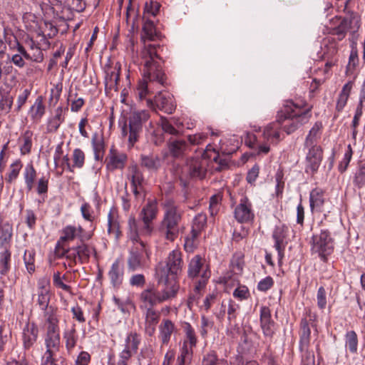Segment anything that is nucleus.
I'll return each mask as SVG.
<instances>
[{"instance_id":"nucleus-10","label":"nucleus","mask_w":365,"mask_h":365,"mask_svg":"<svg viewBox=\"0 0 365 365\" xmlns=\"http://www.w3.org/2000/svg\"><path fill=\"white\" fill-rule=\"evenodd\" d=\"M79 245L69 247L68 257V267H74L78 264H86L89 262L91 255L95 252V249L86 244V242H80Z\"/></svg>"},{"instance_id":"nucleus-22","label":"nucleus","mask_w":365,"mask_h":365,"mask_svg":"<svg viewBox=\"0 0 365 365\" xmlns=\"http://www.w3.org/2000/svg\"><path fill=\"white\" fill-rule=\"evenodd\" d=\"M38 328L35 322H28L22 329V343L25 350H29L36 342Z\"/></svg>"},{"instance_id":"nucleus-13","label":"nucleus","mask_w":365,"mask_h":365,"mask_svg":"<svg viewBox=\"0 0 365 365\" xmlns=\"http://www.w3.org/2000/svg\"><path fill=\"white\" fill-rule=\"evenodd\" d=\"M92 232H86L81 225H66L61 230L59 238L63 242H71L78 239L80 242H86L92 237Z\"/></svg>"},{"instance_id":"nucleus-58","label":"nucleus","mask_w":365,"mask_h":365,"mask_svg":"<svg viewBox=\"0 0 365 365\" xmlns=\"http://www.w3.org/2000/svg\"><path fill=\"white\" fill-rule=\"evenodd\" d=\"M353 182L354 185L359 188L365 185V162L359 164Z\"/></svg>"},{"instance_id":"nucleus-57","label":"nucleus","mask_w":365,"mask_h":365,"mask_svg":"<svg viewBox=\"0 0 365 365\" xmlns=\"http://www.w3.org/2000/svg\"><path fill=\"white\" fill-rule=\"evenodd\" d=\"M65 242L58 240L54 248V257L55 259L66 258L68 261L69 247H66L64 245Z\"/></svg>"},{"instance_id":"nucleus-62","label":"nucleus","mask_w":365,"mask_h":365,"mask_svg":"<svg viewBox=\"0 0 365 365\" xmlns=\"http://www.w3.org/2000/svg\"><path fill=\"white\" fill-rule=\"evenodd\" d=\"M65 6L76 12H82L86 9V2L83 0H66L64 1Z\"/></svg>"},{"instance_id":"nucleus-40","label":"nucleus","mask_w":365,"mask_h":365,"mask_svg":"<svg viewBox=\"0 0 365 365\" xmlns=\"http://www.w3.org/2000/svg\"><path fill=\"white\" fill-rule=\"evenodd\" d=\"M23 176L27 191H31L37 176L36 170L32 163L26 164L24 169Z\"/></svg>"},{"instance_id":"nucleus-14","label":"nucleus","mask_w":365,"mask_h":365,"mask_svg":"<svg viewBox=\"0 0 365 365\" xmlns=\"http://www.w3.org/2000/svg\"><path fill=\"white\" fill-rule=\"evenodd\" d=\"M51 283L48 277L40 278L37 282V299L36 303L41 310H46L51 307L49 306L51 300Z\"/></svg>"},{"instance_id":"nucleus-53","label":"nucleus","mask_w":365,"mask_h":365,"mask_svg":"<svg viewBox=\"0 0 365 365\" xmlns=\"http://www.w3.org/2000/svg\"><path fill=\"white\" fill-rule=\"evenodd\" d=\"M92 146L95 153L96 159H99L103 155L104 150V143L103 138L99 136L98 133H94L91 140Z\"/></svg>"},{"instance_id":"nucleus-12","label":"nucleus","mask_w":365,"mask_h":365,"mask_svg":"<svg viewBox=\"0 0 365 365\" xmlns=\"http://www.w3.org/2000/svg\"><path fill=\"white\" fill-rule=\"evenodd\" d=\"M236 220L240 223L252 222L255 219L252 204L247 197H242L234 210Z\"/></svg>"},{"instance_id":"nucleus-27","label":"nucleus","mask_w":365,"mask_h":365,"mask_svg":"<svg viewBox=\"0 0 365 365\" xmlns=\"http://www.w3.org/2000/svg\"><path fill=\"white\" fill-rule=\"evenodd\" d=\"M105 73V93L107 97L111 98L113 96L114 89V80L113 76L114 75V68H113V61L111 58L108 59L107 63L104 66Z\"/></svg>"},{"instance_id":"nucleus-44","label":"nucleus","mask_w":365,"mask_h":365,"mask_svg":"<svg viewBox=\"0 0 365 365\" xmlns=\"http://www.w3.org/2000/svg\"><path fill=\"white\" fill-rule=\"evenodd\" d=\"M184 338L182 344L195 347L197 344V336L194 328L188 322H185L183 325Z\"/></svg>"},{"instance_id":"nucleus-32","label":"nucleus","mask_w":365,"mask_h":365,"mask_svg":"<svg viewBox=\"0 0 365 365\" xmlns=\"http://www.w3.org/2000/svg\"><path fill=\"white\" fill-rule=\"evenodd\" d=\"M33 131L31 130H26L19 137L17 142L21 155H26L31 153L33 146Z\"/></svg>"},{"instance_id":"nucleus-55","label":"nucleus","mask_w":365,"mask_h":365,"mask_svg":"<svg viewBox=\"0 0 365 365\" xmlns=\"http://www.w3.org/2000/svg\"><path fill=\"white\" fill-rule=\"evenodd\" d=\"M85 153L81 149H74L72 154L73 163L71 164L73 166V170L75 168H82L85 163Z\"/></svg>"},{"instance_id":"nucleus-21","label":"nucleus","mask_w":365,"mask_h":365,"mask_svg":"<svg viewBox=\"0 0 365 365\" xmlns=\"http://www.w3.org/2000/svg\"><path fill=\"white\" fill-rule=\"evenodd\" d=\"M207 160L205 158H192L188 160L187 172L191 178L203 179L207 173Z\"/></svg>"},{"instance_id":"nucleus-61","label":"nucleus","mask_w":365,"mask_h":365,"mask_svg":"<svg viewBox=\"0 0 365 365\" xmlns=\"http://www.w3.org/2000/svg\"><path fill=\"white\" fill-rule=\"evenodd\" d=\"M58 351L46 350L41 359V365H58L56 356Z\"/></svg>"},{"instance_id":"nucleus-11","label":"nucleus","mask_w":365,"mask_h":365,"mask_svg":"<svg viewBox=\"0 0 365 365\" xmlns=\"http://www.w3.org/2000/svg\"><path fill=\"white\" fill-rule=\"evenodd\" d=\"M157 213L158 204L156 200H149L140 213L139 217L143 222V226L140 230L137 228L139 237L150 235L153 230L151 222L156 217Z\"/></svg>"},{"instance_id":"nucleus-19","label":"nucleus","mask_w":365,"mask_h":365,"mask_svg":"<svg viewBox=\"0 0 365 365\" xmlns=\"http://www.w3.org/2000/svg\"><path fill=\"white\" fill-rule=\"evenodd\" d=\"M140 344L139 336L134 333H131L126 337L125 348L120 354V360L118 365H128L127 361L130 359L131 356L136 353L138 345Z\"/></svg>"},{"instance_id":"nucleus-15","label":"nucleus","mask_w":365,"mask_h":365,"mask_svg":"<svg viewBox=\"0 0 365 365\" xmlns=\"http://www.w3.org/2000/svg\"><path fill=\"white\" fill-rule=\"evenodd\" d=\"M324 48L323 50V58L326 61L324 73H327L331 68L335 66L338 59L336 55L338 53V44L336 38L328 37L324 40Z\"/></svg>"},{"instance_id":"nucleus-50","label":"nucleus","mask_w":365,"mask_h":365,"mask_svg":"<svg viewBox=\"0 0 365 365\" xmlns=\"http://www.w3.org/2000/svg\"><path fill=\"white\" fill-rule=\"evenodd\" d=\"M346 347L351 354H356L358 349V337L354 331H347L345 335Z\"/></svg>"},{"instance_id":"nucleus-17","label":"nucleus","mask_w":365,"mask_h":365,"mask_svg":"<svg viewBox=\"0 0 365 365\" xmlns=\"http://www.w3.org/2000/svg\"><path fill=\"white\" fill-rule=\"evenodd\" d=\"M182 253L178 250H173L168 257L166 264H160L156 269H165L166 276L177 275L182 271Z\"/></svg>"},{"instance_id":"nucleus-34","label":"nucleus","mask_w":365,"mask_h":365,"mask_svg":"<svg viewBox=\"0 0 365 365\" xmlns=\"http://www.w3.org/2000/svg\"><path fill=\"white\" fill-rule=\"evenodd\" d=\"M157 36L156 29L155 27V25L153 24V21L151 20H146L143 26V30L141 34V40L144 43V47L143 50L145 48V46H154L155 48V51L157 52V47H159V45L155 44H146L145 41H153L155 39V37Z\"/></svg>"},{"instance_id":"nucleus-29","label":"nucleus","mask_w":365,"mask_h":365,"mask_svg":"<svg viewBox=\"0 0 365 365\" xmlns=\"http://www.w3.org/2000/svg\"><path fill=\"white\" fill-rule=\"evenodd\" d=\"M140 299L147 308H153L155 305L163 302L157 289L153 287L142 292L140 294Z\"/></svg>"},{"instance_id":"nucleus-23","label":"nucleus","mask_w":365,"mask_h":365,"mask_svg":"<svg viewBox=\"0 0 365 365\" xmlns=\"http://www.w3.org/2000/svg\"><path fill=\"white\" fill-rule=\"evenodd\" d=\"M259 317L260 326L263 334L267 336H272L274 332V322L272 319L269 308L266 306H262Z\"/></svg>"},{"instance_id":"nucleus-6","label":"nucleus","mask_w":365,"mask_h":365,"mask_svg":"<svg viewBox=\"0 0 365 365\" xmlns=\"http://www.w3.org/2000/svg\"><path fill=\"white\" fill-rule=\"evenodd\" d=\"M211 272L209 265L205 259L200 255H195L190 261L187 268V276L190 279H195L200 277V279L195 286V290L200 292L207 284L210 279Z\"/></svg>"},{"instance_id":"nucleus-63","label":"nucleus","mask_w":365,"mask_h":365,"mask_svg":"<svg viewBox=\"0 0 365 365\" xmlns=\"http://www.w3.org/2000/svg\"><path fill=\"white\" fill-rule=\"evenodd\" d=\"M13 105V98L9 96H1L0 99V114H7Z\"/></svg>"},{"instance_id":"nucleus-9","label":"nucleus","mask_w":365,"mask_h":365,"mask_svg":"<svg viewBox=\"0 0 365 365\" xmlns=\"http://www.w3.org/2000/svg\"><path fill=\"white\" fill-rule=\"evenodd\" d=\"M317 314L308 309L300 322L299 327V349L307 350L309 347L311 339V327L317 333Z\"/></svg>"},{"instance_id":"nucleus-47","label":"nucleus","mask_w":365,"mask_h":365,"mask_svg":"<svg viewBox=\"0 0 365 365\" xmlns=\"http://www.w3.org/2000/svg\"><path fill=\"white\" fill-rule=\"evenodd\" d=\"M193 349L194 347L192 346L182 344L180 349V354L177 359L178 365H185V364L191 361L193 355Z\"/></svg>"},{"instance_id":"nucleus-3","label":"nucleus","mask_w":365,"mask_h":365,"mask_svg":"<svg viewBox=\"0 0 365 365\" xmlns=\"http://www.w3.org/2000/svg\"><path fill=\"white\" fill-rule=\"evenodd\" d=\"M142 63L144 65L143 78L138 83L137 87L138 96L140 100L144 99L149 93L148 81H157L161 85L165 82V73L163 72L158 60H160L156 54L155 48L150 45L145 46L141 51Z\"/></svg>"},{"instance_id":"nucleus-42","label":"nucleus","mask_w":365,"mask_h":365,"mask_svg":"<svg viewBox=\"0 0 365 365\" xmlns=\"http://www.w3.org/2000/svg\"><path fill=\"white\" fill-rule=\"evenodd\" d=\"M11 247H3L0 252V274L6 276L11 269Z\"/></svg>"},{"instance_id":"nucleus-48","label":"nucleus","mask_w":365,"mask_h":365,"mask_svg":"<svg viewBox=\"0 0 365 365\" xmlns=\"http://www.w3.org/2000/svg\"><path fill=\"white\" fill-rule=\"evenodd\" d=\"M24 262L27 272L32 274L36 271V252L34 249L26 250L24 255Z\"/></svg>"},{"instance_id":"nucleus-28","label":"nucleus","mask_w":365,"mask_h":365,"mask_svg":"<svg viewBox=\"0 0 365 365\" xmlns=\"http://www.w3.org/2000/svg\"><path fill=\"white\" fill-rule=\"evenodd\" d=\"M44 345L46 350L59 351L61 348L60 329L45 331Z\"/></svg>"},{"instance_id":"nucleus-59","label":"nucleus","mask_w":365,"mask_h":365,"mask_svg":"<svg viewBox=\"0 0 365 365\" xmlns=\"http://www.w3.org/2000/svg\"><path fill=\"white\" fill-rule=\"evenodd\" d=\"M160 125L165 133L170 135H177L180 131L174 126L172 122L168 118L161 116L160 118Z\"/></svg>"},{"instance_id":"nucleus-5","label":"nucleus","mask_w":365,"mask_h":365,"mask_svg":"<svg viewBox=\"0 0 365 365\" xmlns=\"http://www.w3.org/2000/svg\"><path fill=\"white\" fill-rule=\"evenodd\" d=\"M128 225L131 230L130 239L138 244L136 245L135 251L130 252L128 259V268L130 271L134 272L139 269H142L146 266L145 257L149 259L150 256V250L147 243L143 241L139 237L137 231V223L134 217H130L128 220Z\"/></svg>"},{"instance_id":"nucleus-16","label":"nucleus","mask_w":365,"mask_h":365,"mask_svg":"<svg viewBox=\"0 0 365 365\" xmlns=\"http://www.w3.org/2000/svg\"><path fill=\"white\" fill-rule=\"evenodd\" d=\"M308 152L306 155L307 173L314 174L319 169L323 159V150L321 146L305 147Z\"/></svg>"},{"instance_id":"nucleus-25","label":"nucleus","mask_w":365,"mask_h":365,"mask_svg":"<svg viewBox=\"0 0 365 365\" xmlns=\"http://www.w3.org/2000/svg\"><path fill=\"white\" fill-rule=\"evenodd\" d=\"M325 203L324 191L319 187H316L310 192L309 205L312 212H324V205Z\"/></svg>"},{"instance_id":"nucleus-26","label":"nucleus","mask_w":365,"mask_h":365,"mask_svg":"<svg viewBox=\"0 0 365 365\" xmlns=\"http://www.w3.org/2000/svg\"><path fill=\"white\" fill-rule=\"evenodd\" d=\"M58 309L51 305V307L44 310L43 329L45 331L60 329L59 319L57 314Z\"/></svg>"},{"instance_id":"nucleus-31","label":"nucleus","mask_w":365,"mask_h":365,"mask_svg":"<svg viewBox=\"0 0 365 365\" xmlns=\"http://www.w3.org/2000/svg\"><path fill=\"white\" fill-rule=\"evenodd\" d=\"M280 125L278 122H272L268 124L263 130V138L264 140L277 144L281 140Z\"/></svg>"},{"instance_id":"nucleus-51","label":"nucleus","mask_w":365,"mask_h":365,"mask_svg":"<svg viewBox=\"0 0 365 365\" xmlns=\"http://www.w3.org/2000/svg\"><path fill=\"white\" fill-rule=\"evenodd\" d=\"M207 224V215L205 213L197 214L193 219L192 232L194 235H197L200 233L206 226Z\"/></svg>"},{"instance_id":"nucleus-8","label":"nucleus","mask_w":365,"mask_h":365,"mask_svg":"<svg viewBox=\"0 0 365 365\" xmlns=\"http://www.w3.org/2000/svg\"><path fill=\"white\" fill-rule=\"evenodd\" d=\"M158 287L156 288L163 302L174 298L178 290L179 284L175 279L166 276L165 269H156Z\"/></svg>"},{"instance_id":"nucleus-46","label":"nucleus","mask_w":365,"mask_h":365,"mask_svg":"<svg viewBox=\"0 0 365 365\" xmlns=\"http://www.w3.org/2000/svg\"><path fill=\"white\" fill-rule=\"evenodd\" d=\"M201 365H228L227 361L224 359H220L217 352L210 350L206 352L202 358Z\"/></svg>"},{"instance_id":"nucleus-30","label":"nucleus","mask_w":365,"mask_h":365,"mask_svg":"<svg viewBox=\"0 0 365 365\" xmlns=\"http://www.w3.org/2000/svg\"><path fill=\"white\" fill-rule=\"evenodd\" d=\"M63 339L68 353H72L74 348L77 346L79 339V336L75 324H73L70 328L66 329L63 331Z\"/></svg>"},{"instance_id":"nucleus-41","label":"nucleus","mask_w":365,"mask_h":365,"mask_svg":"<svg viewBox=\"0 0 365 365\" xmlns=\"http://www.w3.org/2000/svg\"><path fill=\"white\" fill-rule=\"evenodd\" d=\"M65 120V117L63 114V108L58 107L55 110L54 116L50 118L47 123V132L56 133L61 124Z\"/></svg>"},{"instance_id":"nucleus-2","label":"nucleus","mask_w":365,"mask_h":365,"mask_svg":"<svg viewBox=\"0 0 365 365\" xmlns=\"http://www.w3.org/2000/svg\"><path fill=\"white\" fill-rule=\"evenodd\" d=\"M128 90L124 88L121 92V103H124L118 125L123 138L128 137L130 146H133L137 141L138 133L142 129V125L147 121L150 115L147 110L133 111V108L127 102Z\"/></svg>"},{"instance_id":"nucleus-52","label":"nucleus","mask_w":365,"mask_h":365,"mask_svg":"<svg viewBox=\"0 0 365 365\" xmlns=\"http://www.w3.org/2000/svg\"><path fill=\"white\" fill-rule=\"evenodd\" d=\"M11 339V331L5 322H3L0 325V353L4 351L6 344Z\"/></svg>"},{"instance_id":"nucleus-4","label":"nucleus","mask_w":365,"mask_h":365,"mask_svg":"<svg viewBox=\"0 0 365 365\" xmlns=\"http://www.w3.org/2000/svg\"><path fill=\"white\" fill-rule=\"evenodd\" d=\"M163 217L158 231L165 240L173 242L179 235V225L182 220L183 211L171 198H167L162 202Z\"/></svg>"},{"instance_id":"nucleus-36","label":"nucleus","mask_w":365,"mask_h":365,"mask_svg":"<svg viewBox=\"0 0 365 365\" xmlns=\"http://www.w3.org/2000/svg\"><path fill=\"white\" fill-rule=\"evenodd\" d=\"M354 84V82L353 81H349L343 86L342 89L339 94L336 104V110L338 112L342 111L346 106L353 89Z\"/></svg>"},{"instance_id":"nucleus-54","label":"nucleus","mask_w":365,"mask_h":365,"mask_svg":"<svg viewBox=\"0 0 365 365\" xmlns=\"http://www.w3.org/2000/svg\"><path fill=\"white\" fill-rule=\"evenodd\" d=\"M141 165L149 170H157L160 166V160L156 156L141 157Z\"/></svg>"},{"instance_id":"nucleus-33","label":"nucleus","mask_w":365,"mask_h":365,"mask_svg":"<svg viewBox=\"0 0 365 365\" xmlns=\"http://www.w3.org/2000/svg\"><path fill=\"white\" fill-rule=\"evenodd\" d=\"M132 172V189L133 192L136 198L140 197L144 199L145 194L143 192L142 182L143 178L141 173L137 169L136 166L131 168Z\"/></svg>"},{"instance_id":"nucleus-38","label":"nucleus","mask_w":365,"mask_h":365,"mask_svg":"<svg viewBox=\"0 0 365 365\" xmlns=\"http://www.w3.org/2000/svg\"><path fill=\"white\" fill-rule=\"evenodd\" d=\"M187 148V144L184 140H173L168 143V151L173 158L182 157Z\"/></svg>"},{"instance_id":"nucleus-49","label":"nucleus","mask_w":365,"mask_h":365,"mask_svg":"<svg viewBox=\"0 0 365 365\" xmlns=\"http://www.w3.org/2000/svg\"><path fill=\"white\" fill-rule=\"evenodd\" d=\"M342 21L346 32H349L353 36L358 31L361 26L359 18L356 16L344 18Z\"/></svg>"},{"instance_id":"nucleus-39","label":"nucleus","mask_w":365,"mask_h":365,"mask_svg":"<svg viewBox=\"0 0 365 365\" xmlns=\"http://www.w3.org/2000/svg\"><path fill=\"white\" fill-rule=\"evenodd\" d=\"M322 127V122L314 123L306 137L304 147L318 146L317 142L321 138Z\"/></svg>"},{"instance_id":"nucleus-45","label":"nucleus","mask_w":365,"mask_h":365,"mask_svg":"<svg viewBox=\"0 0 365 365\" xmlns=\"http://www.w3.org/2000/svg\"><path fill=\"white\" fill-rule=\"evenodd\" d=\"M23 168V163L20 159L15 160L10 165L9 172L6 175V182L11 184L18 178L20 171Z\"/></svg>"},{"instance_id":"nucleus-18","label":"nucleus","mask_w":365,"mask_h":365,"mask_svg":"<svg viewBox=\"0 0 365 365\" xmlns=\"http://www.w3.org/2000/svg\"><path fill=\"white\" fill-rule=\"evenodd\" d=\"M289 232V227L284 224L277 225L273 231L272 237L274 240V248L277 251L279 260L284 257V252L287 242H285Z\"/></svg>"},{"instance_id":"nucleus-37","label":"nucleus","mask_w":365,"mask_h":365,"mask_svg":"<svg viewBox=\"0 0 365 365\" xmlns=\"http://www.w3.org/2000/svg\"><path fill=\"white\" fill-rule=\"evenodd\" d=\"M175 331V324L170 319H163L159 326L160 339L163 344H168L171 335Z\"/></svg>"},{"instance_id":"nucleus-60","label":"nucleus","mask_w":365,"mask_h":365,"mask_svg":"<svg viewBox=\"0 0 365 365\" xmlns=\"http://www.w3.org/2000/svg\"><path fill=\"white\" fill-rule=\"evenodd\" d=\"M81 212L85 220L90 222H93L95 220L96 216L94 210L88 202H84L82 204Z\"/></svg>"},{"instance_id":"nucleus-64","label":"nucleus","mask_w":365,"mask_h":365,"mask_svg":"<svg viewBox=\"0 0 365 365\" xmlns=\"http://www.w3.org/2000/svg\"><path fill=\"white\" fill-rule=\"evenodd\" d=\"M233 297L240 301L246 300L250 297V292L247 286L240 284L234 290Z\"/></svg>"},{"instance_id":"nucleus-35","label":"nucleus","mask_w":365,"mask_h":365,"mask_svg":"<svg viewBox=\"0 0 365 365\" xmlns=\"http://www.w3.org/2000/svg\"><path fill=\"white\" fill-rule=\"evenodd\" d=\"M160 317V313L153 308H147L145 313V330L149 336H152L154 334L156 325L159 322Z\"/></svg>"},{"instance_id":"nucleus-43","label":"nucleus","mask_w":365,"mask_h":365,"mask_svg":"<svg viewBox=\"0 0 365 365\" xmlns=\"http://www.w3.org/2000/svg\"><path fill=\"white\" fill-rule=\"evenodd\" d=\"M46 107L43 104V97L39 96L35 100L34 105L31 107L30 113L32 120L38 122L45 114Z\"/></svg>"},{"instance_id":"nucleus-7","label":"nucleus","mask_w":365,"mask_h":365,"mask_svg":"<svg viewBox=\"0 0 365 365\" xmlns=\"http://www.w3.org/2000/svg\"><path fill=\"white\" fill-rule=\"evenodd\" d=\"M334 250V240L328 230H322L319 234L312 237V251L318 254L320 259L326 262L327 256Z\"/></svg>"},{"instance_id":"nucleus-20","label":"nucleus","mask_w":365,"mask_h":365,"mask_svg":"<svg viewBox=\"0 0 365 365\" xmlns=\"http://www.w3.org/2000/svg\"><path fill=\"white\" fill-rule=\"evenodd\" d=\"M13 232V224L6 214L0 212V249L11 247Z\"/></svg>"},{"instance_id":"nucleus-1","label":"nucleus","mask_w":365,"mask_h":365,"mask_svg":"<svg viewBox=\"0 0 365 365\" xmlns=\"http://www.w3.org/2000/svg\"><path fill=\"white\" fill-rule=\"evenodd\" d=\"M312 106L305 102L297 103L287 100L278 110L276 119L281 129L289 135L309 122L312 117Z\"/></svg>"},{"instance_id":"nucleus-24","label":"nucleus","mask_w":365,"mask_h":365,"mask_svg":"<svg viewBox=\"0 0 365 365\" xmlns=\"http://www.w3.org/2000/svg\"><path fill=\"white\" fill-rule=\"evenodd\" d=\"M155 104L161 110L170 114L175 110L173 96L170 93L159 92L155 97Z\"/></svg>"},{"instance_id":"nucleus-56","label":"nucleus","mask_w":365,"mask_h":365,"mask_svg":"<svg viewBox=\"0 0 365 365\" xmlns=\"http://www.w3.org/2000/svg\"><path fill=\"white\" fill-rule=\"evenodd\" d=\"M244 256L241 253L235 254L231 259L232 271L237 274H241L244 267Z\"/></svg>"}]
</instances>
